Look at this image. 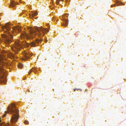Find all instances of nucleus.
Instances as JSON below:
<instances>
[{
	"label": "nucleus",
	"mask_w": 126,
	"mask_h": 126,
	"mask_svg": "<svg viewBox=\"0 0 126 126\" xmlns=\"http://www.w3.org/2000/svg\"><path fill=\"white\" fill-rule=\"evenodd\" d=\"M21 40H17L14 43L11 47L12 50L14 51L15 54H16L18 53L19 51L21 48H22L23 46L25 47H28L30 45L32 47H35L37 45H38L39 43H41L42 41V39L39 40L37 39L35 41H33L30 43H26L24 41H21V40L24 37H27V35L26 33H24L21 34Z\"/></svg>",
	"instance_id": "f257e3e1"
},
{
	"label": "nucleus",
	"mask_w": 126,
	"mask_h": 126,
	"mask_svg": "<svg viewBox=\"0 0 126 126\" xmlns=\"http://www.w3.org/2000/svg\"><path fill=\"white\" fill-rule=\"evenodd\" d=\"M7 111H5V114H4L3 116V117H5L6 115V114L8 112L13 115L11 117V122L12 123V126H16L15 124H14L16 122L19 118V110L16 108V105L13 103L10 104L7 109Z\"/></svg>",
	"instance_id": "f03ea898"
},
{
	"label": "nucleus",
	"mask_w": 126,
	"mask_h": 126,
	"mask_svg": "<svg viewBox=\"0 0 126 126\" xmlns=\"http://www.w3.org/2000/svg\"><path fill=\"white\" fill-rule=\"evenodd\" d=\"M34 28L36 31V32L32 28L29 27L28 28L31 34L30 37H31V38L32 37L33 38V35H34L36 34H37L39 37L41 38L45 35L46 32H49L48 29L43 28L42 26L40 27H34Z\"/></svg>",
	"instance_id": "7ed1b4c3"
},
{
	"label": "nucleus",
	"mask_w": 126,
	"mask_h": 126,
	"mask_svg": "<svg viewBox=\"0 0 126 126\" xmlns=\"http://www.w3.org/2000/svg\"><path fill=\"white\" fill-rule=\"evenodd\" d=\"M1 28L4 32L7 33L9 35H7L5 34H2V37L3 41L6 44H9L11 40L13 38V35L11 32L9 31L10 30V28L9 26V25L8 23H6L5 26L3 27H1Z\"/></svg>",
	"instance_id": "20e7f679"
},
{
	"label": "nucleus",
	"mask_w": 126,
	"mask_h": 126,
	"mask_svg": "<svg viewBox=\"0 0 126 126\" xmlns=\"http://www.w3.org/2000/svg\"><path fill=\"white\" fill-rule=\"evenodd\" d=\"M5 72L2 68H1L0 70V79L1 81L5 84H6V78L7 76L5 74Z\"/></svg>",
	"instance_id": "39448f33"
},
{
	"label": "nucleus",
	"mask_w": 126,
	"mask_h": 126,
	"mask_svg": "<svg viewBox=\"0 0 126 126\" xmlns=\"http://www.w3.org/2000/svg\"><path fill=\"white\" fill-rule=\"evenodd\" d=\"M23 54L24 57L22 58V60H24L29 58L32 55V54L31 53H30L26 52H25Z\"/></svg>",
	"instance_id": "423d86ee"
},
{
	"label": "nucleus",
	"mask_w": 126,
	"mask_h": 126,
	"mask_svg": "<svg viewBox=\"0 0 126 126\" xmlns=\"http://www.w3.org/2000/svg\"><path fill=\"white\" fill-rule=\"evenodd\" d=\"M21 28L20 27H14L12 29L14 31L16 32H20V31Z\"/></svg>",
	"instance_id": "0eeeda50"
},
{
	"label": "nucleus",
	"mask_w": 126,
	"mask_h": 126,
	"mask_svg": "<svg viewBox=\"0 0 126 126\" xmlns=\"http://www.w3.org/2000/svg\"><path fill=\"white\" fill-rule=\"evenodd\" d=\"M36 71H37V70L35 68H33L30 70L28 73V74L29 75L30 74L31 72L32 71L33 72L35 73H36Z\"/></svg>",
	"instance_id": "6e6552de"
},
{
	"label": "nucleus",
	"mask_w": 126,
	"mask_h": 126,
	"mask_svg": "<svg viewBox=\"0 0 126 126\" xmlns=\"http://www.w3.org/2000/svg\"><path fill=\"white\" fill-rule=\"evenodd\" d=\"M16 4V3L13 1H11V4L9 5V6L10 8L14 7L15 5Z\"/></svg>",
	"instance_id": "1a4fd4ad"
},
{
	"label": "nucleus",
	"mask_w": 126,
	"mask_h": 126,
	"mask_svg": "<svg viewBox=\"0 0 126 126\" xmlns=\"http://www.w3.org/2000/svg\"><path fill=\"white\" fill-rule=\"evenodd\" d=\"M0 126H10L8 124H6L5 122H3L0 123Z\"/></svg>",
	"instance_id": "9d476101"
},
{
	"label": "nucleus",
	"mask_w": 126,
	"mask_h": 126,
	"mask_svg": "<svg viewBox=\"0 0 126 126\" xmlns=\"http://www.w3.org/2000/svg\"><path fill=\"white\" fill-rule=\"evenodd\" d=\"M32 15H30V17L32 16V17H33L34 16H37V13L35 12H32Z\"/></svg>",
	"instance_id": "9b49d317"
},
{
	"label": "nucleus",
	"mask_w": 126,
	"mask_h": 126,
	"mask_svg": "<svg viewBox=\"0 0 126 126\" xmlns=\"http://www.w3.org/2000/svg\"><path fill=\"white\" fill-rule=\"evenodd\" d=\"M116 2L117 3V5H124L125 4H124L122 2H119V1L118 0H116Z\"/></svg>",
	"instance_id": "f8f14e48"
},
{
	"label": "nucleus",
	"mask_w": 126,
	"mask_h": 126,
	"mask_svg": "<svg viewBox=\"0 0 126 126\" xmlns=\"http://www.w3.org/2000/svg\"><path fill=\"white\" fill-rule=\"evenodd\" d=\"M63 1V0H56V2L57 4H59Z\"/></svg>",
	"instance_id": "ddd939ff"
},
{
	"label": "nucleus",
	"mask_w": 126,
	"mask_h": 126,
	"mask_svg": "<svg viewBox=\"0 0 126 126\" xmlns=\"http://www.w3.org/2000/svg\"><path fill=\"white\" fill-rule=\"evenodd\" d=\"M66 22V24H62V26H67L68 24V22L66 21V20H65Z\"/></svg>",
	"instance_id": "4468645a"
},
{
	"label": "nucleus",
	"mask_w": 126,
	"mask_h": 126,
	"mask_svg": "<svg viewBox=\"0 0 126 126\" xmlns=\"http://www.w3.org/2000/svg\"><path fill=\"white\" fill-rule=\"evenodd\" d=\"M23 65L21 63H19L18 64V67H19L20 68H22L23 67Z\"/></svg>",
	"instance_id": "2eb2a0df"
},
{
	"label": "nucleus",
	"mask_w": 126,
	"mask_h": 126,
	"mask_svg": "<svg viewBox=\"0 0 126 126\" xmlns=\"http://www.w3.org/2000/svg\"><path fill=\"white\" fill-rule=\"evenodd\" d=\"M24 123L26 125L28 124H29L28 122L27 121H24Z\"/></svg>",
	"instance_id": "dca6fc26"
},
{
	"label": "nucleus",
	"mask_w": 126,
	"mask_h": 126,
	"mask_svg": "<svg viewBox=\"0 0 126 126\" xmlns=\"http://www.w3.org/2000/svg\"><path fill=\"white\" fill-rule=\"evenodd\" d=\"M116 6V5H111V7H113V6Z\"/></svg>",
	"instance_id": "f3484780"
},
{
	"label": "nucleus",
	"mask_w": 126,
	"mask_h": 126,
	"mask_svg": "<svg viewBox=\"0 0 126 126\" xmlns=\"http://www.w3.org/2000/svg\"><path fill=\"white\" fill-rule=\"evenodd\" d=\"M24 0H19V1L20 2H22V1L23 2L24 1Z\"/></svg>",
	"instance_id": "a211bd4d"
},
{
	"label": "nucleus",
	"mask_w": 126,
	"mask_h": 126,
	"mask_svg": "<svg viewBox=\"0 0 126 126\" xmlns=\"http://www.w3.org/2000/svg\"><path fill=\"white\" fill-rule=\"evenodd\" d=\"M11 55H12V56H13V57H14V56L13 54H12Z\"/></svg>",
	"instance_id": "6ab92c4d"
},
{
	"label": "nucleus",
	"mask_w": 126,
	"mask_h": 126,
	"mask_svg": "<svg viewBox=\"0 0 126 126\" xmlns=\"http://www.w3.org/2000/svg\"><path fill=\"white\" fill-rule=\"evenodd\" d=\"M52 20H54V18H52Z\"/></svg>",
	"instance_id": "aec40b11"
},
{
	"label": "nucleus",
	"mask_w": 126,
	"mask_h": 126,
	"mask_svg": "<svg viewBox=\"0 0 126 126\" xmlns=\"http://www.w3.org/2000/svg\"><path fill=\"white\" fill-rule=\"evenodd\" d=\"M45 42H47V40L46 41H45Z\"/></svg>",
	"instance_id": "412c9836"
},
{
	"label": "nucleus",
	"mask_w": 126,
	"mask_h": 126,
	"mask_svg": "<svg viewBox=\"0 0 126 126\" xmlns=\"http://www.w3.org/2000/svg\"><path fill=\"white\" fill-rule=\"evenodd\" d=\"M28 92H29H29H30V90H29V91H28Z\"/></svg>",
	"instance_id": "4be33fe9"
},
{
	"label": "nucleus",
	"mask_w": 126,
	"mask_h": 126,
	"mask_svg": "<svg viewBox=\"0 0 126 126\" xmlns=\"http://www.w3.org/2000/svg\"><path fill=\"white\" fill-rule=\"evenodd\" d=\"M75 35H76V33H75Z\"/></svg>",
	"instance_id": "5701e85b"
},
{
	"label": "nucleus",
	"mask_w": 126,
	"mask_h": 126,
	"mask_svg": "<svg viewBox=\"0 0 126 126\" xmlns=\"http://www.w3.org/2000/svg\"><path fill=\"white\" fill-rule=\"evenodd\" d=\"M66 15H68V14H66Z\"/></svg>",
	"instance_id": "b1692460"
},
{
	"label": "nucleus",
	"mask_w": 126,
	"mask_h": 126,
	"mask_svg": "<svg viewBox=\"0 0 126 126\" xmlns=\"http://www.w3.org/2000/svg\"><path fill=\"white\" fill-rule=\"evenodd\" d=\"M76 90V89H74V91H75V90Z\"/></svg>",
	"instance_id": "393cba45"
}]
</instances>
